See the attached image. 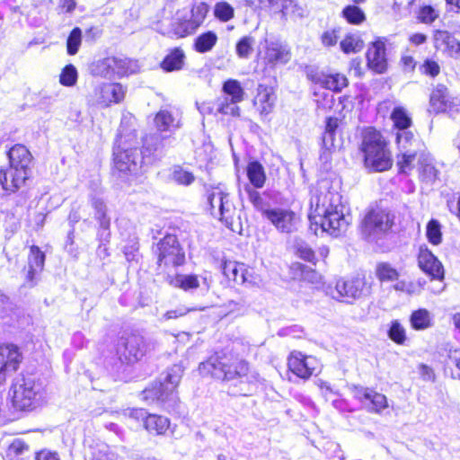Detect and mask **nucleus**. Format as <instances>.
I'll return each instance as SVG.
<instances>
[{"label":"nucleus","mask_w":460,"mask_h":460,"mask_svg":"<svg viewBox=\"0 0 460 460\" xmlns=\"http://www.w3.org/2000/svg\"><path fill=\"white\" fill-rule=\"evenodd\" d=\"M21 361L22 355L16 346H0V384L5 381L7 373L17 370Z\"/></svg>","instance_id":"obj_17"},{"label":"nucleus","mask_w":460,"mask_h":460,"mask_svg":"<svg viewBox=\"0 0 460 460\" xmlns=\"http://www.w3.org/2000/svg\"><path fill=\"white\" fill-rule=\"evenodd\" d=\"M342 17L350 24L359 25L366 21V14L357 5H347L341 12Z\"/></svg>","instance_id":"obj_47"},{"label":"nucleus","mask_w":460,"mask_h":460,"mask_svg":"<svg viewBox=\"0 0 460 460\" xmlns=\"http://www.w3.org/2000/svg\"><path fill=\"white\" fill-rule=\"evenodd\" d=\"M237 103L233 102L229 97H224L216 102V111L220 114L238 117L240 115V108Z\"/></svg>","instance_id":"obj_51"},{"label":"nucleus","mask_w":460,"mask_h":460,"mask_svg":"<svg viewBox=\"0 0 460 460\" xmlns=\"http://www.w3.org/2000/svg\"><path fill=\"white\" fill-rule=\"evenodd\" d=\"M168 139V136H162L160 133L146 136L143 139V149L140 152L146 164H151L163 155L165 146L164 141Z\"/></svg>","instance_id":"obj_18"},{"label":"nucleus","mask_w":460,"mask_h":460,"mask_svg":"<svg viewBox=\"0 0 460 460\" xmlns=\"http://www.w3.org/2000/svg\"><path fill=\"white\" fill-rule=\"evenodd\" d=\"M92 207L94 209V217L99 222L98 237L102 243H109L111 238V219L106 214V205L102 199L93 197L91 199Z\"/></svg>","instance_id":"obj_22"},{"label":"nucleus","mask_w":460,"mask_h":460,"mask_svg":"<svg viewBox=\"0 0 460 460\" xmlns=\"http://www.w3.org/2000/svg\"><path fill=\"white\" fill-rule=\"evenodd\" d=\"M143 399L149 403H160L167 411L174 410L178 404V395L162 382L154 383L142 392Z\"/></svg>","instance_id":"obj_13"},{"label":"nucleus","mask_w":460,"mask_h":460,"mask_svg":"<svg viewBox=\"0 0 460 460\" xmlns=\"http://www.w3.org/2000/svg\"><path fill=\"white\" fill-rule=\"evenodd\" d=\"M245 190L248 193L250 202L257 210L261 211L262 215L264 216V210L267 208H265V201L261 194L248 185L245 187Z\"/></svg>","instance_id":"obj_61"},{"label":"nucleus","mask_w":460,"mask_h":460,"mask_svg":"<svg viewBox=\"0 0 460 460\" xmlns=\"http://www.w3.org/2000/svg\"><path fill=\"white\" fill-rule=\"evenodd\" d=\"M185 54L180 48L172 49L162 61L161 66L167 72L180 70L184 65Z\"/></svg>","instance_id":"obj_33"},{"label":"nucleus","mask_w":460,"mask_h":460,"mask_svg":"<svg viewBox=\"0 0 460 460\" xmlns=\"http://www.w3.org/2000/svg\"><path fill=\"white\" fill-rule=\"evenodd\" d=\"M247 176L254 188H261L266 181L264 168L258 161H252L248 164Z\"/></svg>","instance_id":"obj_38"},{"label":"nucleus","mask_w":460,"mask_h":460,"mask_svg":"<svg viewBox=\"0 0 460 460\" xmlns=\"http://www.w3.org/2000/svg\"><path fill=\"white\" fill-rule=\"evenodd\" d=\"M255 43L254 38L252 36H244L236 43L235 51L240 58H248Z\"/></svg>","instance_id":"obj_54"},{"label":"nucleus","mask_w":460,"mask_h":460,"mask_svg":"<svg viewBox=\"0 0 460 460\" xmlns=\"http://www.w3.org/2000/svg\"><path fill=\"white\" fill-rule=\"evenodd\" d=\"M411 327L416 331L426 330L433 325L431 314L424 308L413 311L410 317Z\"/></svg>","instance_id":"obj_36"},{"label":"nucleus","mask_w":460,"mask_h":460,"mask_svg":"<svg viewBox=\"0 0 460 460\" xmlns=\"http://www.w3.org/2000/svg\"><path fill=\"white\" fill-rule=\"evenodd\" d=\"M114 77H122L137 72V61L125 57H114Z\"/></svg>","instance_id":"obj_34"},{"label":"nucleus","mask_w":460,"mask_h":460,"mask_svg":"<svg viewBox=\"0 0 460 460\" xmlns=\"http://www.w3.org/2000/svg\"><path fill=\"white\" fill-rule=\"evenodd\" d=\"M92 460H119V455L106 443L97 442L91 447Z\"/></svg>","instance_id":"obj_41"},{"label":"nucleus","mask_w":460,"mask_h":460,"mask_svg":"<svg viewBox=\"0 0 460 460\" xmlns=\"http://www.w3.org/2000/svg\"><path fill=\"white\" fill-rule=\"evenodd\" d=\"M45 263V254L40 249L32 245L28 257V273L26 279L33 286L36 282V277L42 271Z\"/></svg>","instance_id":"obj_25"},{"label":"nucleus","mask_w":460,"mask_h":460,"mask_svg":"<svg viewBox=\"0 0 460 460\" xmlns=\"http://www.w3.org/2000/svg\"><path fill=\"white\" fill-rule=\"evenodd\" d=\"M419 164V173L421 181L430 184L435 182L438 179V171L434 166L431 157L424 152L420 154Z\"/></svg>","instance_id":"obj_28"},{"label":"nucleus","mask_w":460,"mask_h":460,"mask_svg":"<svg viewBox=\"0 0 460 460\" xmlns=\"http://www.w3.org/2000/svg\"><path fill=\"white\" fill-rule=\"evenodd\" d=\"M196 31V27L192 24L187 13L181 15L180 13H177L167 35L171 38L180 39L191 35Z\"/></svg>","instance_id":"obj_26"},{"label":"nucleus","mask_w":460,"mask_h":460,"mask_svg":"<svg viewBox=\"0 0 460 460\" xmlns=\"http://www.w3.org/2000/svg\"><path fill=\"white\" fill-rule=\"evenodd\" d=\"M438 17V12L430 5H425L419 11L418 19L423 23H431Z\"/></svg>","instance_id":"obj_64"},{"label":"nucleus","mask_w":460,"mask_h":460,"mask_svg":"<svg viewBox=\"0 0 460 460\" xmlns=\"http://www.w3.org/2000/svg\"><path fill=\"white\" fill-rule=\"evenodd\" d=\"M427 238L429 243L434 245H438L442 241V234L440 229V224L438 220L431 219L427 226Z\"/></svg>","instance_id":"obj_56"},{"label":"nucleus","mask_w":460,"mask_h":460,"mask_svg":"<svg viewBox=\"0 0 460 460\" xmlns=\"http://www.w3.org/2000/svg\"><path fill=\"white\" fill-rule=\"evenodd\" d=\"M268 6L274 9L275 12H279L282 17L286 18L290 13L294 12L293 0H268Z\"/></svg>","instance_id":"obj_58"},{"label":"nucleus","mask_w":460,"mask_h":460,"mask_svg":"<svg viewBox=\"0 0 460 460\" xmlns=\"http://www.w3.org/2000/svg\"><path fill=\"white\" fill-rule=\"evenodd\" d=\"M394 224V218L385 210H370L363 218L361 232L366 239L374 241L380 234L388 232Z\"/></svg>","instance_id":"obj_11"},{"label":"nucleus","mask_w":460,"mask_h":460,"mask_svg":"<svg viewBox=\"0 0 460 460\" xmlns=\"http://www.w3.org/2000/svg\"><path fill=\"white\" fill-rule=\"evenodd\" d=\"M155 124L160 133H172L181 127L180 119H176L167 110H162L155 115Z\"/></svg>","instance_id":"obj_29"},{"label":"nucleus","mask_w":460,"mask_h":460,"mask_svg":"<svg viewBox=\"0 0 460 460\" xmlns=\"http://www.w3.org/2000/svg\"><path fill=\"white\" fill-rule=\"evenodd\" d=\"M82 41V31L80 28L75 27L70 32L66 46H67V53L69 55H75L79 49Z\"/></svg>","instance_id":"obj_57"},{"label":"nucleus","mask_w":460,"mask_h":460,"mask_svg":"<svg viewBox=\"0 0 460 460\" xmlns=\"http://www.w3.org/2000/svg\"><path fill=\"white\" fill-rule=\"evenodd\" d=\"M115 167L121 172L137 173L145 163L137 148H128L118 145L113 149Z\"/></svg>","instance_id":"obj_12"},{"label":"nucleus","mask_w":460,"mask_h":460,"mask_svg":"<svg viewBox=\"0 0 460 460\" xmlns=\"http://www.w3.org/2000/svg\"><path fill=\"white\" fill-rule=\"evenodd\" d=\"M210 214L234 233L242 231L241 217L230 194L221 186H212L207 190Z\"/></svg>","instance_id":"obj_4"},{"label":"nucleus","mask_w":460,"mask_h":460,"mask_svg":"<svg viewBox=\"0 0 460 460\" xmlns=\"http://www.w3.org/2000/svg\"><path fill=\"white\" fill-rule=\"evenodd\" d=\"M244 270V264L235 261H225L222 267L223 274L236 284L241 283V272Z\"/></svg>","instance_id":"obj_50"},{"label":"nucleus","mask_w":460,"mask_h":460,"mask_svg":"<svg viewBox=\"0 0 460 460\" xmlns=\"http://www.w3.org/2000/svg\"><path fill=\"white\" fill-rule=\"evenodd\" d=\"M149 349V344L139 334L132 333L121 337L117 346L119 365H116L115 371L119 372L124 364H133L140 360Z\"/></svg>","instance_id":"obj_6"},{"label":"nucleus","mask_w":460,"mask_h":460,"mask_svg":"<svg viewBox=\"0 0 460 460\" xmlns=\"http://www.w3.org/2000/svg\"><path fill=\"white\" fill-rule=\"evenodd\" d=\"M371 403L370 411L379 413L388 407L387 398L385 394L372 389L371 395L367 400Z\"/></svg>","instance_id":"obj_55"},{"label":"nucleus","mask_w":460,"mask_h":460,"mask_svg":"<svg viewBox=\"0 0 460 460\" xmlns=\"http://www.w3.org/2000/svg\"><path fill=\"white\" fill-rule=\"evenodd\" d=\"M360 150L364 154L365 166L373 172H384L392 167L393 160L383 135L374 128L362 133Z\"/></svg>","instance_id":"obj_3"},{"label":"nucleus","mask_w":460,"mask_h":460,"mask_svg":"<svg viewBox=\"0 0 460 460\" xmlns=\"http://www.w3.org/2000/svg\"><path fill=\"white\" fill-rule=\"evenodd\" d=\"M391 119L398 131L408 129L411 125V119L402 107H395L394 109L391 113Z\"/></svg>","instance_id":"obj_48"},{"label":"nucleus","mask_w":460,"mask_h":460,"mask_svg":"<svg viewBox=\"0 0 460 460\" xmlns=\"http://www.w3.org/2000/svg\"><path fill=\"white\" fill-rule=\"evenodd\" d=\"M339 128V119L337 118L329 117L326 119L325 129L323 134V143L325 148L334 147L335 135Z\"/></svg>","instance_id":"obj_44"},{"label":"nucleus","mask_w":460,"mask_h":460,"mask_svg":"<svg viewBox=\"0 0 460 460\" xmlns=\"http://www.w3.org/2000/svg\"><path fill=\"white\" fill-rule=\"evenodd\" d=\"M241 274L240 284H244L248 287H259L262 282L261 278L252 269H248L245 265Z\"/></svg>","instance_id":"obj_59"},{"label":"nucleus","mask_w":460,"mask_h":460,"mask_svg":"<svg viewBox=\"0 0 460 460\" xmlns=\"http://www.w3.org/2000/svg\"><path fill=\"white\" fill-rule=\"evenodd\" d=\"M276 96L271 88L259 84L253 104L261 115L270 114L274 108Z\"/></svg>","instance_id":"obj_24"},{"label":"nucleus","mask_w":460,"mask_h":460,"mask_svg":"<svg viewBox=\"0 0 460 460\" xmlns=\"http://www.w3.org/2000/svg\"><path fill=\"white\" fill-rule=\"evenodd\" d=\"M368 67L376 74H384L388 67L385 39L378 38L372 42L367 51Z\"/></svg>","instance_id":"obj_15"},{"label":"nucleus","mask_w":460,"mask_h":460,"mask_svg":"<svg viewBox=\"0 0 460 460\" xmlns=\"http://www.w3.org/2000/svg\"><path fill=\"white\" fill-rule=\"evenodd\" d=\"M288 369L296 376L307 379L316 370V360L313 357L303 355L299 351L291 352L288 360Z\"/></svg>","instance_id":"obj_16"},{"label":"nucleus","mask_w":460,"mask_h":460,"mask_svg":"<svg viewBox=\"0 0 460 460\" xmlns=\"http://www.w3.org/2000/svg\"><path fill=\"white\" fill-rule=\"evenodd\" d=\"M166 282L174 288H181L185 291L199 288V282L196 275L176 274L175 276L167 275Z\"/></svg>","instance_id":"obj_32"},{"label":"nucleus","mask_w":460,"mask_h":460,"mask_svg":"<svg viewBox=\"0 0 460 460\" xmlns=\"http://www.w3.org/2000/svg\"><path fill=\"white\" fill-rule=\"evenodd\" d=\"M114 57H107L92 63L90 71L92 75L104 78H114Z\"/></svg>","instance_id":"obj_31"},{"label":"nucleus","mask_w":460,"mask_h":460,"mask_svg":"<svg viewBox=\"0 0 460 460\" xmlns=\"http://www.w3.org/2000/svg\"><path fill=\"white\" fill-rule=\"evenodd\" d=\"M340 47L345 54L357 53L363 49L364 41L358 33H348L340 42Z\"/></svg>","instance_id":"obj_40"},{"label":"nucleus","mask_w":460,"mask_h":460,"mask_svg":"<svg viewBox=\"0 0 460 460\" xmlns=\"http://www.w3.org/2000/svg\"><path fill=\"white\" fill-rule=\"evenodd\" d=\"M296 254L308 262L315 264V254L313 249L305 242L297 241L296 243Z\"/></svg>","instance_id":"obj_60"},{"label":"nucleus","mask_w":460,"mask_h":460,"mask_svg":"<svg viewBox=\"0 0 460 460\" xmlns=\"http://www.w3.org/2000/svg\"><path fill=\"white\" fill-rule=\"evenodd\" d=\"M396 143L400 151L407 149L419 148L421 151L422 144L414 137L413 133L408 129L400 130L396 134Z\"/></svg>","instance_id":"obj_37"},{"label":"nucleus","mask_w":460,"mask_h":460,"mask_svg":"<svg viewBox=\"0 0 460 460\" xmlns=\"http://www.w3.org/2000/svg\"><path fill=\"white\" fill-rule=\"evenodd\" d=\"M10 394L15 408L30 411L40 404L42 398V385L31 376L19 375L13 381Z\"/></svg>","instance_id":"obj_5"},{"label":"nucleus","mask_w":460,"mask_h":460,"mask_svg":"<svg viewBox=\"0 0 460 460\" xmlns=\"http://www.w3.org/2000/svg\"><path fill=\"white\" fill-rule=\"evenodd\" d=\"M153 252L156 256L158 268L178 267L185 262V253L174 234H166L159 240Z\"/></svg>","instance_id":"obj_7"},{"label":"nucleus","mask_w":460,"mask_h":460,"mask_svg":"<svg viewBox=\"0 0 460 460\" xmlns=\"http://www.w3.org/2000/svg\"><path fill=\"white\" fill-rule=\"evenodd\" d=\"M370 285L365 277L357 276L349 279L337 280L334 288L330 290L331 296L340 302L351 304L353 301L367 296Z\"/></svg>","instance_id":"obj_8"},{"label":"nucleus","mask_w":460,"mask_h":460,"mask_svg":"<svg viewBox=\"0 0 460 460\" xmlns=\"http://www.w3.org/2000/svg\"><path fill=\"white\" fill-rule=\"evenodd\" d=\"M401 155L397 157V166L399 167V171L403 173H408L413 168V162L416 157L420 158V154L421 151H419V148L407 149L404 151H400Z\"/></svg>","instance_id":"obj_42"},{"label":"nucleus","mask_w":460,"mask_h":460,"mask_svg":"<svg viewBox=\"0 0 460 460\" xmlns=\"http://www.w3.org/2000/svg\"><path fill=\"white\" fill-rule=\"evenodd\" d=\"M340 32V28H334L323 31V34L321 35L322 44L326 48L335 46L338 42Z\"/></svg>","instance_id":"obj_63"},{"label":"nucleus","mask_w":460,"mask_h":460,"mask_svg":"<svg viewBox=\"0 0 460 460\" xmlns=\"http://www.w3.org/2000/svg\"><path fill=\"white\" fill-rule=\"evenodd\" d=\"M260 55L263 63L275 67L279 65L288 64L292 57L289 46L276 38H265L261 42Z\"/></svg>","instance_id":"obj_10"},{"label":"nucleus","mask_w":460,"mask_h":460,"mask_svg":"<svg viewBox=\"0 0 460 460\" xmlns=\"http://www.w3.org/2000/svg\"><path fill=\"white\" fill-rule=\"evenodd\" d=\"M9 165L21 172H27L30 177L31 172L32 155L23 145H14L7 153Z\"/></svg>","instance_id":"obj_20"},{"label":"nucleus","mask_w":460,"mask_h":460,"mask_svg":"<svg viewBox=\"0 0 460 460\" xmlns=\"http://www.w3.org/2000/svg\"><path fill=\"white\" fill-rule=\"evenodd\" d=\"M171 425L170 420L158 414H150L146 418L145 429L153 435H164Z\"/></svg>","instance_id":"obj_30"},{"label":"nucleus","mask_w":460,"mask_h":460,"mask_svg":"<svg viewBox=\"0 0 460 460\" xmlns=\"http://www.w3.org/2000/svg\"><path fill=\"white\" fill-rule=\"evenodd\" d=\"M433 40L437 49L443 50L452 58H459L460 42L449 31L442 30L435 31Z\"/></svg>","instance_id":"obj_23"},{"label":"nucleus","mask_w":460,"mask_h":460,"mask_svg":"<svg viewBox=\"0 0 460 460\" xmlns=\"http://www.w3.org/2000/svg\"><path fill=\"white\" fill-rule=\"evenodd\" d=\"M376 276L381 282H393L398 279L400 274L391 264L381 262L376 265Z\"/></svg>","instance_id":"obj_45"},{"label":"nucleus","mask_w":460,"mask_h":460,"mask_svg":"<svg viewBox=\"0 0 460 460\" xmlns=\"http://www.w3.org/2000/svg\"><path fill=\"white\" fill-rule=\"evenodd\" d=\"M320 84L328 90L333 92H341L344 87L348 85V79L342 74H329L322 75L319 78Z\"/></svg>","instance_id":"obj_35"},{"label":"nucleus","mask_w":460,"mask_h":460,"mask_svg":"<svg viewBox=\"0 0 460 460\" xmlns=\"http://www.w3.org/2000/svg\"><path fill=\"white\" fill-rule=\"evenodd\" d=\"M208 11L209 6L205 2H200L192 6L189 18L197 30L204 22Z\"/></svg>","instance_id":"obj_49"},{"label":"nucleus","mask_w":460,"mask_h":460,"mask_svg":"<svg viewBox=\"0 0 460 460\" xmlns=\"http://www.w3.org/2000/svg\"><path fill=\"white\" fill-rule=\"evenodd\" d=\"M430 106L435 112H447L450 110L451 102L448 100L447 88L438 84L431 93Z\"/></svg>","instance_id":"obj_27"},{"label":"nucleus","mask_w":460,"mask_h":460,"mask_svg":"<svg viewBox=\"0 0 460 460\" xmlns=\"http://www.w3.org/2000/svg\"><path fill=\"white\" fill-rule=\"evenodd\" d=\"M214 16L222 22H226L234 18V9L226 1L216 3L214 6Z\"/></svg>","instance_id":"obj_52"},{"label":"nucleus","mask_w":460,"mask_h":460,"mask_svg":"<svg viewBox=\"0 0 460 460\" xmlns=\"http://www.w3.org/2000/svg\"><path fill=\"white\" fill-rule=\"evenodd\" d=\"M125 97L123 86L118 83H101L93 87L86 95L88 106L107 108L111 103H119Z\"/></svg>","instance_id":"obj_9"},{"label":"nucleus","mask_w":460,"mask_h":460,"mask_svg":"<svg viewBox=\"0 0 460 460\" xmlns=\"http://www.w3.org/2000/svg\"><path fill=\"white\" fill-rule=\"evenodd\" d=\"M28 179L27 172H21L10 165L0 168L1 189L6 194L17 191Z\"/></svg>","instance_id":"obj_21"},{"label":"nucleus","mask_w":460,"mask_h":460,"mask_svg":"<svg viewBox=\"0 0 460 460\" xmlns=\"http://www.w3.org/2000/svg\"><path fill=\"white\" fill-rule=\"evenodd\" d=\"M418 264L423 272L434 279H444V268L438 258L427 248L420 247L418 254Z\"/></svg>","instance_id":"obj_19"},{"label":"nucleus","mask_w":460,"mask_h":460,"mask_svg":"<svg viewBox=\"0 0 460 460\" xmlns=\"http://www.w3.org/2000/svg\"><path fill=\"white\" fill-rule=\"evenodd\" d=\"M310 206L311 212L308 217L311 229L315 226V233L320 227L323 233L338 237L347 231L349 222L343 212L341 195L332 189L328 181L318 184L311 197Z\"/></svg>","instance_id":"obj_1"},{"label":"nucleus","mask_w":460,"mask_h":460,"mask_svg":"<svg viewBox=\"0 0 460 460\" xmlns=\"http://www.w3.org/2000/svg\"><path fill=\"white\" fill-rule=\"evenodd\" d=\"M183 372H184L183 365L182 364H175L167 370L164 381L162 383L165 384V386H169V390L172 389V393H176L175 389L181 379Z\"/></svg>","instance_id":"obj_46"},{"label":"nucleus","mask_w":460,"mask_h":460,"mask_svg":"<svg viewBox=\"0 0 460 460\" xmlns=\"http://www.w3.org/2000/svg\"><path fill=\"white\" fill-rule=\"evenodd\" d=\"M199 370L203 376L231 382L234 385L253 384L259 381L260 375L250 368L244 359L232 358L226 355H213L207 361L201 362Z\"/></svg>","instance_id":"obj_2"},{"label":"nucleus","mask_w":460,"mask_h":460,"mask_svg":"<svg viewBox=\"0 0 460 460\" xmlns=\"http://www.w3.org/2000/svg\"><path fill=\"white\" fill-rule=\"evenodd\" d=\"M388 336L394 342L402 344L405 341L404 328L397 321H394L388 331Z\"/></svg>","instance_id":"obj_62"},{"label":"nucleus","mask_w":460,"mask_h":460,"mask_svg":"<svg viewBox=\"0 0 460 460\" xmlns=\"http://www.w3.org/2000/svg\"><path fill=\"white\" fill-rule=\"evenodd\" d=\"M78 79V72L75 66L72 64L66 65L61 71L59 75V83L63 86L72 87Z\"/></svg>","instance_id":"obj_53"},{"label":"nucleus","mask_w":460,"mask_h":460,"mask_svg":"<svg viewBox=\"0 0 460 460\" xmlns=\"http://www.w3.org/2000/svg\"><path fill=\"white\" fill-rule=\"evenodd\" d=\"M223 92L233 102H241L244 99V91L238 80L228 79L223 84Z\"/></svg>","instance_id":"obj_43"},{"label":"nucleus","mask_w":460,"mask_h":460,"mask_svg":"<svg viewBox=\"0 0 460 460\" xmlns=\"http://www.w3.org/2000/svg\"><path fill=\"white\" fill-rule=\"evenodd\" d=\"M217 42V36L214 31H208L199 35L194 41V49L199 53L210 51Z\"/></svg>","instance_id":"obj_39"},{"label":"nucleus","mask_w":460,"mask_h":460,"mask_svg":"<svg viewBox=\"0 0 460 460\" xmlns=\"http://www.w3.org/2000/svg\"><path fill=\"white\" fill-rule=\"evenodd\" d=\"M264 217L281 233L290 234L296 230L299 217L287 208H274L264 210Z\"/></svg>","instance_id":"obj_14"}]
</instances>
